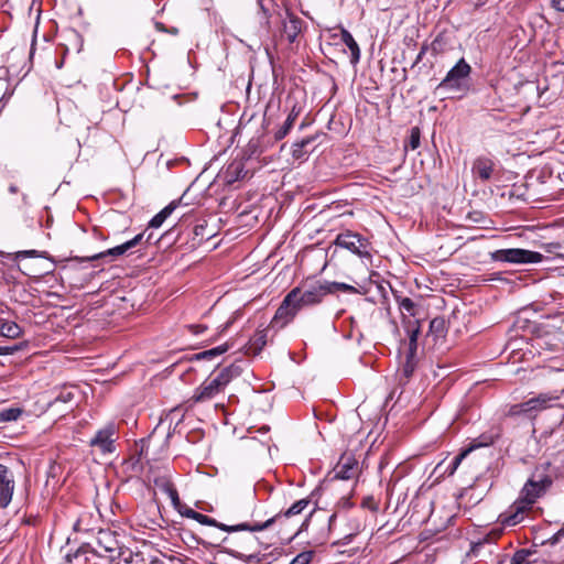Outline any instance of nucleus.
I'll return each mask as SVG.
<instances>
[{"label": "nucleus", "mask_w": 564, "mask_h": 564, "mask_svg": "<svg viewBox=\"0 0 564 564\" xmlns=\"http://www.w3.org/2000/svg\"><path fill=\"white\" fill-rule=\"evenodd\" d=\"M552 479L549 475L539 474L538 469L524 484L520 497L499 516V521L505 527H513L524 519V514L531 510L535 501L551 487Z\"/></svg>", "instance_id": "nucleus-1"}, {"label": "nucleus", "mask_w": 564, "mask_h": 564, "mask_svg": "<svg viewBox=\"0 0 564 564\" xmlns=\"http://www.w3.org/2000/svg\"><path fill=\"white\" fill-rule=\"evenodd\" d=\"M563 392L564 389L541 392L524 402L509 405L503 416L511 420L525 419L533 421L541 412L551 409L561 399Z\"/></svg>", "instance_id": "nucleus-2"}, {"label": "nucleus", "mask_w": 564, "mask_h": 564, "mask_svg": "<svg viewBox=\"0 0 564 564\" xmlns=\"http://www.w3.org/2000/svg\"><path fill=\"white\" fill-rule=\"evenodd\" d=\"M96 555L105 557L110 564H129L133 562V552L122 545L117 539V533L110 530H99L97 533Z\"/></svg>", "instance_id": "nucleus-3"}, {"label": "nucleus", "mask_w": 564, "mask_h": 564, "mask_svg": "<svg viewBox=\"0 0 564 564\" xmlns=\"http://www.w3.org/2000/svg\"><path fill=\"white\" fill-rule=\"evenodd\" d=\"M260 7L269 29L272 23L281 24L280 41L285 39L290 44L295 43L302 32L303 20L288 9L270 12V9L261 2Z\"/></svg>", "instance_id": "nucleus-4"}, {"label": "nucleus", "mask_w": 564, "mask_h": 564, "mask_svg": "<svg viewBox=\"0 0 564 564\" xmlns=\"http://www.w3.org/2000/svg\"><path fill=\"white\" fill-rule=\"evenodd\" d=\"M471 66L460 58L446 74L438 84L437 89H447L458 93H467L469 90V78Z\"/></svg>", "instance_id": "nucleus-5"}, {"label": "nucleus", "mask_w": 564, "mask_h": 564, "mask_svg": "<svg viewBox=\"0 0 564 564\" xmlns=\"http://www.w3.org/2000/svg\"><path fill=\"white\" fill-rule=\"evenodd\" d=\"M297 291L294 297L301 311L304 307L315 306L323 302L324 297L329 294V289L326 281H315L313 283H304L300 286L292 289Z\"/></svg>", "instance_id": "nucleus-6"}, {"label": "nucleus", "mask_w": 564, "mask_h": 564, "mask_svg": "<svg viewBox=\"0 0 564 564\" xmlns=\"http://www.w3.org/2000/svg\"><path fill=\"white\" fill-rule=\"evenodd\" d=\"M490 259L496 262H507L512 264L539 263L543 260V254L521 248L499 249L490 252Z\"/></svg>", "instance_id": "nucleus-7"}, {"label": "nucleus", "mask_w": 564, "mask_h": 564, "mask_svg": "<svg viewBox=\"0 0 564 564\" xmlns=\"http://www.w3.org/2000/svg\"><path fill=\"white\" fill-rule=\"evenodd\" d=\"M310 499L304 498L295 501L290 508H288L283 512H279L275 516L267 519L265 521H258L254 519L250 521V532H259L270 528L274 523L282 524L285 520L300 514L304 509H306L310 505Z\"/></svg>", "instance_id": "nucleus-8"}, {"label": "nucleus", "mask_w": 564, "mask_h": 564, "mask_svg": "<svg viewBox=\"0 0 564 564\" xmlns=\"http://www.w3.org/2000/svg\"><path fill=\"white\" fill-rule=\"evenodd\" d=\"M296 292L297 291H290L285 295L282 303L275 311V314L271 319L269 327L279 330L293 321L296 314L301 311V308L297 306V303L294 300V297L296 296Z\"/></svg>", "instance_id": "nucleus-9"}, {"label": "nucleus", "mask_w": 564, "mask_h": 564, "mask_svg": "<svg viewBox=\"0 0 564 564\" xmlns=\"http://www.w3.org/2000/svg\"><path fill=\"white\" fill-rule=\"evenodd\" d=\"M337 247L349 250L360 258H371L370 242L361 235L347 230L337 235L335 239Z\"/></svg>", "instance_id": "nucleus-10"}, {"label": "nucleus", "mask_w": 564, "mask_h": 564, "mask_svg": "<svg viewBox=\"0 0 564 564\" xmlns=\"http://www.w3.org/2000/svg\"><path fill=\"white\" fill-rule=\"evenodd\" d=\"M258 545V539L254 536H247L245 544L241 545V550L225 549L224 552L234 556L235 558L241 560L247 564H258L265 561L268 554L262 552H251Z\"/></svg>", "instance_id": "nucleus-11"}, {"label": "nucleus", "mask_w": 564, "mask_h": 564, "mask_svg": "<svg viewBox=\"0 0 564 564\" xmlns=\"http://www.w3.org/2000/svg\"><path fill=\"white\" fill-rule=\"evenodd\" d=\"M496 172L495 161L487 155H479L473 161V177L480 183L489 182Z\"/></svg>", "instance_id": "nucleus-12"}, {"label": "nucleus", "mask_w": 564, "mask_h": 564, "mask_svg": "<svg viewBox=\"0 0 564 564\" xmlns=\"http://www.w3.org/2000/svg\"><path fill=\"white\" fill-rule=\"evenodd\" d=\"M14 491V478L12 471L0 464V507L6 508L12 500Z\"/></svg>", "instance_id": "nucleus-13"}, {"label": "nucleus", "mask_w": 564, "mask_h": 564, "mask_svg": "<svg viewBox=\"0 0 564 564\" xmlns=\"http://www.w3.org/2000/svg\"><path fill=\"white\" fill-rule=\"evenodd\" d=\"M224 388L215 378L206 379L194 392L192 401L194 403H202L214 399L219 394Z\"/></svg>", "instance_id": "nucleus-14"}, {"label": "nucleus", "mask_w": 564, "mask_h": 564, "mask_svg": "<svg viewBox=\"0 0 564 564\" xmlns=\"http://www.w3.org/2000/svg\"><path fill=\"white\" fill-rule=\"evenodd\" d=\"M116 433V427L113 424H109L104 429L99 430L96 435L90 440L89 444L93 447H98L102 453H112L115 451L113 446V435Z\"/></svg>", "instance_id": "nucleus-15"}, {"label": "nucleus", "mask_w": 564, "mask_h": 564, "mask_svg": "<svg viewBox=\"0 0 564 564\" xmlns=\"http://www.w3.org/2000/svg\"><path fill=\"white\" fill-rule=\"evenodd\" d=\"M195 521H197L198 523H200L203 525L215 527V528H217L224 532H227V533H235V532H239V531H249L250 532V521L249 520L237 523V524L229 525V524L218 522L216 519L210 518L206 514L197 512V514L195 516Z\"/></svg>", "instance_id": "nucleus-16"}, {"label": "nucleus", "mask_w": 564, "mask_h": 564, "mask_svg": "<svg viewBox=\"0 0 564 564\" xmlns=\"http://www.w3.org/2000/svg\"><path fill=\"white\" fill-rule=\"evenodd\" d=\"M96 552V549L89 543H83L74 552H68L65 555V562L67 564H87L91 557L97 556Z\"/></svg>", "instance_id": "nucleus-17"}, {"label": "nucleus", "mask_w": 564, "mask_h": 564, "mask_svg": "<svg viewBox=\"0 0 564 564\" xmlns=\"http://www.w3.org/2000/svg\"><path fill=\"white\" fill-rule=\"evenodd\" d=\"M247 171L241 160L231 161L221 172V177L226 184H234L235 182L245 178Z\"/></svg>", "instance_id": "nucleus-18"}, {"label": "nucleus", "mask_w": 564, "mask_h": 564, "mask_svg": "<svg viewBox=\"0 0 564 564\" xmlns=\"http://www.w3.org/2000/svg\"><path fill=\"white\" fill-rule=\"evenodd\" d=\"M154 486L162 492L166 494L171 499L172 505L177 508L181 505L178 492L172 482V480L167 476H159L155 477Z\"/></svg>", "instance_id": "nucleus-19"}, {"label": "nucleus", "mask_w": 564, "mask_h": 564, "mask_svg": "<svg viewBox=\"0 0 564 564\" xmlns=\"http://www.w3.org/2000/svg\"><path fill=\"white\" fill-rule=\"evenodd\" d=\"M242 371L243 369L240 362H232L223 368L214 378L219 381V384L225 389L232 379L241 376Z\"/></svg>", "instance_id": "nucleus-20"}, {"label": "nucleus", "mask_w": 564, "mask_h": 564, "mask_svg": "<svg viewBox=\"0 0 564 564\" xmlns=\"http://www.w3.org/2000/svg\"><path fill=\"white\" fill-rule=\"evenodd\" d=\"M535 345L549 351H558L564 347V343L561 341L556 334L545 333L535 338Z\"/></svg>", "instance_id": "nucleus-21"}, {"label": "nucleus", "mask_w": 564, "mask_h": 564, "mask_svg": "<svg viewBox=\"0 0 564 564\" xmlns=\"http://www.w3.org/2000/svg\"><path fill=\"white\" fill-rule=\"evenodd\" d=\"M357 462L351 457H341L338 463L336 477L339 479L348 480L356 475Z\"/></svg>", "instance_id": "nucleus-22"}, {"label": "nucleus", "mask_w": 564, "mask_h": 564, "mask_svg": "<svg viewBox=\"0 0 564 564\" xmlns=\"http://www.w3.org/2000/svg\"><path fill=\"white\" fill-rule=\"evenodd\" d=\"M300 113H301V107H297V105L294 104L292 106L284 123L274 133V139L276 141H280L288 135V133L292 129V127H293L295 120L297 119V117L300 116Z\"/></svg>", "instance_id": "nucleus-23"}, {"label": "nucleus", "mask_w": 564, "mask_h": 564, "mask_svg": "<svg viewBox=\"0 0 564 564\" xmlns=\"http://www.w3.org/2000/svg\"><path fill=\"white\" fill-rule=\"evenodd\" d=\"M268 328L258 329L254 335L249 339L248 351L252 355H259L267 345L268 340Z\"/></svg>", "instance_id": "nucleus-24"}, {"label": "nucleus", "mask_w": 564, "mask_h": 564, "mask_svg": "<svg viewBox=\"0 0 564 564\" xmlns=\"http://www.w3.org/2000/svg\"><path fill=\"white\" fill-rule=\"evenodd\" d=\"M340 36L343 43L348 47L350 51V62L352 65H356L360 59V48L355 39L352 37L351 33L346 30L345 28L340 29Z\"/></svg>", "instance_id": "nucleus-25"}, {"label": "nucleus", "mask_w": 564, "mask_h": 564, "mask_svg": "<svg viewBox=\"0 0 564 564\" xmlns=\"http://www.w3.org/2000/svg\"><path fill=\"white\" fill-rule=\"evenodd\" d=\"M180 204L181 198L172 200L150 220L149 227L159 228L165 221V219L178 207Z\"/></svg>", "instance_id": "nucleus-26"}, {"label": "nucleus", "mask_w": 564, "mask_h": 564, "mask_svg": "<svg viewBox=\"0 0 564 564\" xmlns=\"http://www.w3.org/2000/svg\"><path fill=\"white\" fill-rule=\"evenodd\" d=\"M393 296L402 313H408L410 316L415 317L417 314V304L410 297L402 296L399 292L393 291Z\"/></svg>", "instance_id": "nucleus-27"}, {"label": "nucleus", "mask_w": 564, "mask_h": 564, "mask_svg": "<svg viewBox=\"0 0 564 564\" xmlns=\"http://www.w3.org/2000/svg\"><path fill=\"white\" fill-rule=\"evenodd\" d=\"M197 543L207 547H218L224 543L230 542V539L228 536L220 538L215 533L212 532H204L202 536H198Z\"/></svg>", "instance_id": "nucleus-28"}, {"label": "nucleus", "mask_w": 564, "mask_h": 564, "mask_svg": "<svg viewBox=\"0 0 564 564\" xmlns=\"http://www.w3.org/2000/svg\"><path fill=\"white\" fill-rule=\"evenodd\" d=\"M416 368V358L412 357H405V361L402 365V367L399 369V380L400 382H408L409 379L412 377L414 370Z\"/></svg>", "instance_id": "nucleus-29"}, {"label": "nucleus", "mask_w": 564, "mask_h": 564, "mask_svg": "<svg viewBox=\"0 0 564 564\" xmlns=\"http://www.w3.org/2000/svg\"><path fill=\"white\" fill-rule=\"evenodd\" d=\"M562 170V165L561 164H557V165H551V164H546L543 170H542V173L545 175L546 173L549 174V177L551 178V181L553 183H560L561 185V188H564V169H563V172H561Z\"/></svg>", "instance_id": "nucleus-30"}, {"label": "nucleus", "mask_w": 564, "mask_h": 564, "mask_svg": "<svg viewBox=\"0 0 564 564\" xmlns=\"http://www.w3.org/2000/svg\"><path fill=\"white\" fill-rule=\"evenodd\" d=\"M535 551H531L529 549L518 550L511 557L510 564H531L534 563L535 560L531 557L535 554Z\"/></svg>", "instance_id": "nucleus-31"}, {"label": "nucleus", "mask_w": 564, "mask_h": 564, "mask_svg": "<svg viewBox=\"0 0 564 564\" xmlns=\"http://www.w3.org/2000/svg\"><path fill=\"white\" fill-rule=\"evenodd\" d=\"M352 507V502L349 498L343 497L336 505L334 513L328 519V531H330L335 524V520L343 511H346Z\"/></svg>", "instance_id": "nucleus-32"}, {"label": "nucleus", "mask_w": 564, "mask_h": 564, "mask_svg": "<svg viewBox=\"0 0 564 564\" xmlns=\"http://www.w3.org/2000/svg\"><path fill=\"white\" fill-rule=\"evenodd\" d=\"M447 330L446 321L444 317H435L430 322L429 332L435 338L443 337Z\"/></svg>", "instance_id": "nucleus-33"}, {"label": "nucleus", "mask_w": 564, "mask_h": 564, "mask_svg": "<svg viewBox=\"0 0 564 564\" xmlns=\"http://www.w3.org/2000/svg\"><path fill=\"white\" fill-rule=\"evenodd\" d=\"M0 334L8 338H18L22 334V329L15 322H3L0 326Z\"/></svg>", "instance_id": "nucleus-34"}, {"label": "nucleus", "mask_w": 564, "mask_h": 564, "mask_svg": "<svg viewBox=\"0 0 564 564\" xmlns=\"http://www.w3.org/2000/svg\"><path fill=\"white\" fill-rule=\"evenodd\" d=\"M421 144V129L412 127L410 129L409 138L404 141V150H416Z\"/></svg>", "instance_id": "nucleus-35"}, {"label": "nucleus", "mask_w": 564, "mask_h": 564, "mask_svg": "<svg viewBox=\"0 0 564 564\" xmlns=\"http://www.w3.org/2000/svg\"><path fill=\"white\" fill-rule=\"evenodd\" d=\"M228 349H229V345L228 344H223V345L217 346L215 348H212V349H208V350H204L202 352L196 354L195 355V359H197V360L213 359L215 357H218V356L223 355Z\"/></svg>", "instance_id": "nucleus-36"}, {"label": "nucleus", "mask_w": 564, "mask_h": 564, "mask_svg": "<svg viewBox=\"0 0 564 564\" xmlns=\"http://www.w3.org/2000/svg\"><path fill=\"white\" fill-rule=\"evenodd\" d=\"M497 435L494 434H481L479 437L473 440L470 445L467 448H470V453L479 447H486L495 443Z\"/></svg>", "instance_id": "nucleus-37"}, {"label": "nucleus", "mask_w": 564, "mask_h": 564, "mask_svg": "<svg viewBox=\"0 0 564 564\" xmlns=\"http://www.w3.org/2000/svg\"><path fill=\"white\" fill-rule=\"evenodd\" d=\"M470 454V448H465L457 456L453 458V460L448 464V466L445 468L444 474L447 476L454 475L458 466L462 464L464 459L467 458V456Z\"/></svg>", "instance_id": "nucleus-38"}, {"label": "nucleus", "mask_w": 564, "mask_h": 564, "mask_svg": "<svg viewBox=\"0 0 564 564\" xmlns=\"http://www.w3.org/2000/svg\"><path fill=\"white\" fill-rule=\"evenodd\" d=\"M23 413L21 408H7L0 410V422L17 421Z\"/></svg>", "instance_id": "nucleus-39"}, {"label": "nucleus", "mask_w": 564, "mask_h": 564, "mask_svg": "<svg viewBox=\"0 0 564 564\" xmlns=\"http://www.w3.org/2000/svg\"><path fill=\"white\" fill-rule=\"evenodd\" d=\"M405 330L409 335V341L413 345L414 341L417 343V337L421 332V324L419 319L415 321H408V324L405 326Z\"/></svg>", "instance_id": "nucleus-40"}, {"label": "nucleus", "mask_w": 564, "mask_h": 564, "mask_svg": "<svg viewBox=\"0 0 564 564\" xmlns=\"http://www.w3.org/2000/svg\"><path fill=\"white\" fill-rule=\"evenodd\" d=\"M326 284L329 289V294H334L336 292H346V293H357L358 291L356 290L355 286L350 285V284H347V283H343V282H328L326 281Z\"/></svg>", "instance_id": "nucleus-41"}, {"label": "nucleus", "mask_w": 564, "mask_h": 564, "mask_svg": "<svg viewBox=\"0 0 564 564\" xmlns=\"http://www.w3.org/2000/svg\"><path fill=\"white\" fill-rule=\"evenodd\" d=\"M124 254L122 252V249L120 246H116L113 248H110L106 251H102V252H99V253H96L94 256H90V257H87L86 260H89V261H93V260H97V259H102L105 257H112V258H117V257H120Z\"/></svg>", "instance_id": "nucleus-42"}, {"label": "nucleus", "mask_w": 564, "mask_h": 564, "mask_svg": "<svg viewBox=\"0 0 564 564\" xmlns=\"http://www.w3.org/2000/svg\"><path fill=\"white\" fill-rule=\"evenodd\" d=\"M124 254L122 252V249L120 246H116L113 248H110L106 251H102V252H99V253H96L94 256H90V257H87L86 260H89V261H93V260H97V259H102L105 257H112V258H117V257H120Z\"/></svg>", "instance_id": "nucleus-43"}, {"label": "nucleus", "mask_w": 564, "mask_h": 564, "mask_svg": "<svg viewBox=\"0 0 564 564\" xmlns=\"http://www.w3.org/2000/svg\"><path fill=\"white\" fill-rule=\"evenodd\" d=\"M184 419V413L182 412L181 406H175L166 414L165 420L170 422V425L172 423H175V426H177Z\"/></svg>", "instance_id": "nucleus-44"}, {"label": "nucleus", "mask_w": 564, "mask_h": 564, "mask_svg": "<svg viewBox=\"0 0 564 564\" xmlns=\"http://www.w3.org/2000/svg\"><path fill=\"white\" fill-rule=\"evenodd\" d=\"M143 238H144V232H141V234L134 236L132 239H130L119 246L121 247L122 252L126 253L129 250H131L132 248L137 247L139 243H141Z\"/></svg>", "instance_id": "nucleus-45"}, {"label": "nucleus", "mask_w": 564, "mask_h": 564, "mask_svg": "<svg viewBox=\"0 0 564 564\" xmlns=\"http://www.w3.org/2000/svg\"><path fill=\"white\" fill-rule=\"evenodd\" d=\"M313 555V551L301 552L290 562V564H308L312 561Z\"/></svg>", "instance_id": "nucleus-46"}, {"label": "nucleus", "mask_w": 564, "mask_h": 564, "mask_svg": "<svg viewBox=\"0 0 564 564\" xmlns=\"http://www.w3.org/2000/svg\"><path fill=\"white\" fill-rule=\"evenodd\" d=\"M361 507L372 512H377L379 509V502L373 498V496H367L362 499Z\"/></svg>", "instance_id": "nucleus-47"}, {"label": "nucleus", "mask_w": 564, "mask_h": 564, "mask_svg": "<svg viewBox=\"0 0 564 564\" xmlns=\"http://www.w3.org/2000/svg\"><path fill=\"white\" fill-rule=\"evenodd\" d=\"M73 399H74V393L68 389H64L58 393V395L55 397V399L51 402V404H55L57 402L67 403V402L72 401Z\"/></svg>", "instance_id": "nucleus-48"}, {"label": "nucleus", "mask_w": 564, "mask_h": 564, "mask_svg": "<svg viewBox=\"0 0 564 564\" xmlns=\"http://www.w3.org/2000/svg\"><path fill=\"white\" fill-rule=\"evenodd\" d=\"M186 328L193 334V335H200L207 330V326L203 324H191L187 325Z\"/></svg>", "instance_id": "nucleus-49"}, {"label": "nucleus", "mask_w": 564, "mask_h": 564, "mask_svg": "<svg viewBox=\"0 0 564 564\" xmlns=\"http://www.w3.org/2000/svg\"><path fill=\"white\" fill-rule=\"evenodd\" d=\"M306 154L305 149L302 148L297 142L292 145V155L294 159H302Z\"/></svg>", "instance_id": "nucleus-50"}, {"label": "nucleus", "mask_w": 564, "mask_h": 564, "mask_svg": "<svg viewBox=\"0 0 564 564\" xmlns=\"http://www.w3.org/2000/svg\"><path fill=\"white\" fill-rule=\"evenodd\" d=\"M19 346L18 345H13V346H0V356H8V355H13L14 352H17L19 350Z\"/></svg>", "instance_id": "nucleus-51"}, {"label": "nucleus", "mask_w": 564, "mask_h": 564, "mask_svg": "<svg viewBox=\"0 0 564 564\" xmlns=\"http://www.w3.org/2000/svg\"><path fill=\"white\" fill-rule=\"evenodd\" d=\"M35 256H37L36 250H24V251H18L15 253V259L29 258V257H35Z\"/></svg>", "instance_id": "nucleus-52"}, {"label": "nucleus", "mask_w": 564, "mask_h": 564, "mask_svg": "<svg viewBox=\"0 0 564 564\" xmlns=\"http://www.w3.org/2000/svg\"><path fill=\"white\" fill-rule=\"evenodd\" d=\"M22 522H23L24 524L35 527V525H37V524H39L40 519H39V517H37V516H29V517H24V518H23V520H22Z\"/></svg>", "instance_id": "nucleus-53"}, {"label": "nucleus", "mask_w": 564, "mask_h": 564, "mask_svg": "<svg viewBox=\"0 0 564 564\" xmlns=\"http://www.w3.org/2000/svg\"><path fill=\"white\" fill-rule=\"evenodd\" d=\"M564 536V527L560 529L549 541L551 544L557 543Z\"/></svg>", "instance_id": "nucleus-54"}, {"label": "nucleus", "mask_w": 564, "mask_h": 564, "mask_svg": "<svg viewBox=\"0 0 564 564\" xmlns=\"http://www.w3.org/2000/svg\"><path fill=\"white\" fill-rule=\"evenodd\" d=\"M551 6L556 11L564 12V0H551Z\"/></svg>", "instance_id": "nucleus-55"}, {"label": "nucleus", "mask_w": 564, "mask_h": 564, "mask_svg": "<svg viewBox=\"0 0 564 564\" xmlns=\"http://www.w3.org/2000/svg\"><path fill=\"white\" fill-rule=\"evenodd\" d=\"M416 349H417V343L414 341V344L412 345L411 341H409V348H408L406 357L415 358Z\"/></svg>", "instance_id": "nucleus-56"}, {"label": "nucleus", "mask_w": 564, "mask_h": 564, "mask_svg": "<svg viewBox=\"0 0 564 564\" xmlns=\"http://www.w3.org/2000/svg\"><path fill=\"white\" fill-rule=\"evenodd\" d=\"M311 518H312V512H311V513H310V516H308V517H307V518L302 522V524H301L300 529H299V530H297V531L292 535V538H291V539H294L296 535H299V534H300V532H302L303 530H305V529L307 528V525H308V522H310Z\"/></svg>", "instance_id": "nucleus-57"}, {"label": "nucleus", "mask_w": 564, "mask_h": 564, "mask_svg": "<svg viewBox=\"0 0 564 564\" xmlns=\"http://www.w3.org/2000/svg\"><path fill=\"white\" fill-rule=\"evenodd\" d=\"M182 514L185 516L186 518L195 520V516L197 514V511H195L191 508H187Z\"/></svg>", "instance_id": "nucleus-58"}, {"label": "nucleus", "mask_w": 564, "mask_h": 564, "mask_svg": "<svg viewBox=\"0 0 564 564\" xmlns=\"http://www.w3.org/2000/svg\"><path fill=\"white\" fill-rule=\"evenodd\" d=\"M313 141H314L313 137H307V138L302 139L301 141H297V143L301 144L303 149H305Z\"/></svg>", "instance_id": "nucleus-59"}, {"label": "nucleus", "mask_w": 564, "mask_h": 564, "mask_svg": "<svg viewBox=\"0 0 564 564\" xmlns=\"http://www.w3.org/2000/svg\"><path fill=\"white\" fill-rule=\"evenodd\" d=\"M9 192H10L11 194H17V193L19 192V188H18V186H17V185L11 184V185L9 186Z\"/></svg>", "instance_id": "nucleus-60"}, {"label": "nucleus", "mask_w": 564, "mask_h": 564, "mask_svg": "<svg viewBox=\"0 0 564 564\" xmlns=\"http://www.w3.org/2000/svg\"><path fill=\"white\" fill-rule=\"evenodd\" d=\"M230 324H231V321L227 322V323L221 327V329H220V332H219L218 334L224 333V332H225V330L230 326Z\"/></svg>", "instance_id": "nucleus-61"}, {"label": "nucleus", "mask_w": 564, "mask_h": 564, "mask_svg": "<svg viewBox=\"0 0 564 564\" xmlns=\"http://www.w3.org/2000/svg\"><path fill=\"white\" fill-rule=\"evenodd\" d=\"M52 223H53V218L51 216H48L46 219V224H45L46 228H50L52 226Z\"/></svg>", "instance_id": "nucleus-62"}, {"label": "nucleus", "mask_w": 564, "mask_h": 564, "mask_svg": "<svg viewBox=\"0 0 564 564\" xmlns=\"http://www.w3.org/2000/svg\"><path fill=\"white\" fill-rule=\"evenodd\" d=\"M150 564H164L162 561L155 558L150 562Z\"/></svg>", "instance_id": "nucleus-63"}, {"label": "nucleus", "mask_w": 564, "mask_h": 564, "mask_svg": "<svg viewBox=\"0 0 564 564\" xmlns=\"http://www.w3.org/2000/svg\"><path fill=\"white\" fill-rule=\"evenodd\" d=\"M28 226H29L30 228H33V227H34V219H33V218H31V219H30V221H28Z\"/></svg>", "instance_id": "nucleus-64"}]
</instances>
